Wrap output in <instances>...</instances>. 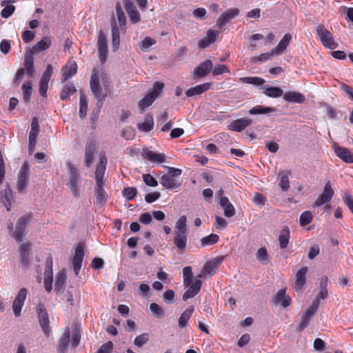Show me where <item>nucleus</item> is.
<instances>
[{
    "label": "nucleus",
    "instance_id": "f257e3e1",
    "mask_svg": "<svg viewBox=\"0 0 353 353\" xmlns=\"http://www.w3.org/2000/svg\"><path fill=\"white\" fill-rule=\"evenodd\" d=\"M90 90L97 100V105L101 108L103 101L110 93V81L108 74L103 68H94L90 78Z\"/></svg>",
    "mask_w": 353,
    "mask_h": 353
},
{
    "label": "nucleus",
    "instance_id": "f03ea898",
    "mask_svg": "<svg viewBox=\"0 0 353 353\" xmlns=\"http://www.w3.org/2000/svg\"><path fill=\"white\" fill-rule=\"evenodd\" d=\"M68 172V181L67 185L71 190L74 197L80 196L81 177L77 168L70 161L65 163Z\"/></svg>",
    "mask_w": 353,
    "mask_h": 353
},
{
    "label": "nucleus",
    "instance_id": "7ed1b4c3",
    "mask_svg": "<svg viewBox=\"0 0 353 353\" xmlns=\"http://www.w3.org/2000/svg\"><path fill=\"white\" fill-rule=\"evenodd\" d=\"M164 84L160 82H155L152 88L149 90L148 93L139 102L138 105L141 111L152 104L162 93Z\"/></svg>",
    "mask_w": 353,
    "mask_h": 353
},
{
    "label": "nucleus",
    "instance_id": "20e7f679",
    "mask_svg": "<svg viewBox=\"0 0 353 353\" xmlns=\"http://www.w3.org/2000/svg\"><path fill=\"white\" fill-rule=\"evenodd\" d=\"M317 36L322 45L329 49L334 50L338 47L332 33L323 24H319L316 28Z\"/></svg>",
    "mask_w": 353,
    "mask_h": 353
},
{
    "label": "nucleus",
    "instance_id": "39448f33",
    "mask_svg": "<svg viewBox=\"0 0 353 353\" xmlns=\"http://www.w3.org/2000/svg\"><path fill=\"white\" fill-rule=\"evenodd\" d=\"M30 168L28 163L24 162L18 173L17 189L19 192L23 193L29 185Z\"/></svg>",
    "mask_w": 353,
    "mask_h": 353
},
{
    "label": "nucleus",
    "instance_id": "423d86ee",
    "mask_svg": "<svg viewBox=\"0 0 353 353\" xmlns=\"http://www.w3.org/2000/svg\"><path fill=\"white\" fill-rule=\"evenodd\" d=\"M37 313L38 315L39 323L43 332L46 336H49L51 332L49 316L46 307L43 303H39L38 304L37 307Z\"/></svg>",
    "mask_w": 353,
    "mask_h": 353
},
{
    "label": "nucleus",
    "instance_id": "0eeeda50",
    "mask_svg": "<svg viewBox=\"0 0 353 353\" xmlns=\"http://www.w3.org/2000/svg\"><path fill=\"white\" fill-rule=\"evenodd\" d=\"M334 194V190L330 181H326L325 183L322 193L317 197L314 203L313 207L318 208L324 204L328 203Z\"/></svg>",
    "mask_w": 353,
    "mask_h": 353
},
{
    "label": "nucleus",
    "instance_id": "6e6552de",
    "mask_svg": "<svg viewBox=\"0 0 353 353\" xmlns=\"http://www.w3.org/2000/svg\"><path fill=\"white\" fill-rule=\"evenodd\" d=\"M98 152L97 141L93 139L87 141L85 147L84 163L86 167H90L94 162Z\"/></svg>",
    "mask_w": 353,
    "mask_h": 353
},
{
    "label": "nucleus",
    "instance_id": "1a4fd4ad",
    "mask_svg": "<svg viewBox=\"0 0 353 353\" xmlns=\"http://www.w3.org/2000/svg\"><path fill=\"white\" fill-rule=\"evenodd\" d=\"M31 220V216L26 214L20 217L16 224V229L12 232V236L19 241L24 236L27 225Z\"/></svg>",
    "mask_w": 353,
    "mask_h": 353
},
{
    "label": "nucleus",
    "instance_id": "9d476101",
    "mask_svg": "<svg viewBox=\"0 0 353 353\" xmlns=\"http://www.w3.org/2000/svg\"><path fill=\"white\" fill-rule=\"evenodd\" d=\"M240 10L236 8H229L225 10L218 18L216 21V26L219 30H222L223 26L230 22V20L236 17Z\"/></svg>",
    "mask_w": 353,
    "mask_h": 353
},
{
    "label": "nucleus",
    "instance_id": "9b49d317",
    "mask_svg": "<svg viewBox=\"0 0 353 353\" xmlns=\"http://www.w3.org/2000/svg\"><path fill=\"white\" fill-rule=\"evenodd\" d=\"M97 46L98 49L99 60L101 63L103 64L107 59L108 41L105 37V34L102 31H100L99 32Z\"/></svg>",
    "mask_w": 353,
    "mask_h": 353
},
{
    "label": "nucleus",
    "instance_id": "f8f14e48",
    "mask_svg": "<svg viewBox=\"0 0 353 353\" xmlns=\"http://www.w3.org/2000/svg\"><path fill=\"white\" fill-rule=\"evenodd\" d=\"M184 285L188 288L183 294L182 299L183 301H187L189 299L193 298L199 292L202 281L201 279H195L194 281L186 283Z\"/></svg>",
    "mask_w": 353,
    "mask_h": 353
},
{
    "label": "nucleus",
    "instance_id": "ddd939ff",
    "mask_svg": "<svg viewBox=\"0 0 353 353\" xmlns=\"http://www.w3.org/2000/svg\"><path fill=\"white\" fill-rule=\"evenodd\" d=\"M26 288H21L12 303V310L15 316H20L21 309L27 297Z\"/></svg>",
    "mask_w": 353,
    "mask_h": 353
},
{
    "label": "nucleus",
    "instance_id": "4468645a",
    "mask_svg": "<svg viewBox=\"0 0 353 353\" xmlns=\"http://www.w3.org/2000/svg\"><path fill=\"white\" fill-rule=\"evenodd\" d=\"M44 285L47 292H51L52 289L53 274H52V258L48 256L46 261V270L44 272Z\"/></svg>",
    "mask_w": 353,
    "mask_h": 353
},
{
    "label": "nucleus",
    "instance_id": "2eb2a0df",
    "mask_svg": "<svg viewBox=\"0 0 353 353\" xmlns=\"http://www.w3.org/2000/svg\"><path fill=\"white\" fill-rule=\"evenodd\" d=\"M332 148L336 155L343 161L347 163H353V153L350 149L339 146L337 143H334Z\"/></svg>",
    "mask_w": 353,
    "mask_h": 353
},
{
    "label": "nucleus",
    "instance_id": "dca6fc26",
    "mask_svg": "<svg viewBox=\"0 0 353 353\" xmlns=\"http://www.w3.org/2000/svg\"><path fill=\"white\" fill-rule=\"evenodd\" d=\"M316 311V303H315L314 305H310L303 314L300 323L297 325L296 330L298 331H302L303 329H305L308 325L311 318L314 316Z\"/></svg>",
    "mask_w": 353,
    "mask_h": 353
},
{
    "label": "nucleus",
    "instance_id": "f3484780",
    "mask_svg": "<svg viewBox=\"0 0 353 353\" xmlns=\"http://www.w3.org/2000/svg\"><path fill=\"white\" fill-rule=\"evenodd\" d=\"M83 256V246L81 243H79L75 248V254L72 260L74 271L76 275L79 274V271L81 268Z\"/></svg>",
    "mask_w": 353,
    "mask_h": 353
},
{
    "label": "nucleus",
    "instance_id": "a211bd4d",
    "mask_svg": "<svg viewBox=\"0 0 353 353\" xmlns=\"http://www.w3.org/2000/svg\"><path fill=\"white\" fill-rule=\"evenodd\" d=\"M94 195L96 197L94 205L98 208L104 206L108 200V194L103 188V183H96L94 187Z\"/></svg>",
    "mask_w": 353,
    "mask_h": 353
},
{
    "label": "nucleus",
    "instance_id": "6ab92c4d",
    "mask_svg": "<svg viewBox=\"0 0 353 353\" xmlns=\"http://www.w3.org/2000/svg\"><path fill=\"white\" fill-rule=\"evenodd\" d=\"M252 123L251 119L241 118L233 121L228 125V129L234 132H241Z\"/></svg>",
    "mask_w": 353,
    "mask_h": 353
},
{
    "label": "nucleus",
    "instance_id": "aec40b11",
    "mask_svg": "<svg viewBox=\"0 0 353 353\" xmlns=\"http://www.w3.org/2000/svg\"><path fill=\"white\" fill-rule=\"evenodd\" d=\"M142 156L151 163H161L165 160V155L163 153L154 152L148 148L143 149Z\"/></svg>",
    "mask_w": 353,
    "mask_h": 353
},
{
    "label": "nucleus",
    "instance_id": "412c9836",
    "mask_svg": "<svg viewBox=\"0 0 353 353\" xmlns=\"http://www.w3.org/2000/svg\"><path fill=\"white\" fill-rule=\"evenodd\" d=\"M292 39V35L290 33H286L279 41V44L272 49V54L279 56L282 54L286 50Z\"/></svg>",
    "mask_w": 353,
    "mask_h": 353
},
{
    "label": "nucleus",
    "instance_id": "4be33fe9",
    "mask_svg": "<svg viewBox=\"0 0 353 353\" xmlns=\"http://www.w3.org/2000/svg\"><path fill=\"white\" fill-rule=\"evenodd\" d=\"M273 301L283 307H287L291 303V298L286 294L285 289H281L274 296Z\"/></svg>",
    "mask_w": 353,
    "mask_h": 353
},
{
    "label": "nucleus",
    "instance_id": "5701e85b",
    "mask_svg": "<svg viewBox=\"0 0 353 353\" xmlns=\"http://www.w3.org/2000/svg\"><path fill=\"white\" fill-rule=\"evenodd\" d=\"M77 65L75 61H68L62 69L61 81L65 82L77 73Z\"/></svg>",
    "mask_w": 353,
    "mask_h": 353
},
{
    "label": "nucleus",
    "instance_id": "b1692460",
    "mask_svg": "<svg viewBox=\"0 0 353 353\" xmlns=\"http://www.w3.org/2000/svg\"><path fill=\"white\" fill-rule=\"evenodd\" d=\"M187 235L188 233H174V244L181 252H184L187 248Z\"/></svg>",
    "mask_w": 353,
    "mask_h": 353
},
{
    "label": "nucleus",
    "instance_id": "393cba45",
    "mask_svg": "<svg viewBox=\"0 0 353 353\" xmlns=\"http://www.w3.org/2000/svg\"><path fill=\"white\" fill-rule=\"evenodd\" d=\"M308 271L307 267L301 268L296 274V282L294 289L296 291H301L305 284V275Z\"/></svg>",
    "mask_w": 353,
    "mask_h": 353
},
{
    "label": "nucleus",
    "instance_id": "a878e982",
    "mask_svg": "<svg viewBox=\"0 0 353 353\" xmlns=\"http://www.w3.org/2000/svg\"><path fill=\"white\" fill-rule=\"evenodd\" d=\"M212 70V62L208 59L202 62L194 70V74L199 77L206 76Z\"/></svg>",
    "mask_w": 353,
    "mask_h": 353
},
{
    "label": "nucleus",
    "instance_id": "bb28decb",
    "mask_svg": "<svg viewBox=\"0 0 353 353\" xmlns=\"http://www.w3.org/2000/svg\"><path fill=\"white\" fill-rule=\"evenodd\" d=\"M31 248L28 243H22L19 246L20 262L23 266H27L30 261V252Z\"/></svg>",
    "mask_w": 353,
    "mask_h": 353
},
{
    "label": "nucleus",
    "instance_id": "cd10ccee",
    "mask_svg": "<svg viewBox=\"0 0 353 353\" xmlns=\"http://www.w3.org/2000/svg\"><path fill=\"white\" fill-rule=\"evenodd\" d=\"M211 86V83H205L201 85H198L195 87L189 88L186 92L185 94L188 97L200 95L202 93L208 91Z\"/></svg>",
    "mask_w": 353,
    "mask_h": 353
},
{
    "label": "nucleus",
    "instance_id": "c85d7f7f",
    "mask_svg": "<svg viewBox=\"0 0 353 353\" xmlns=\"http://www.w3.org/2000/svg\"><path fill=\"white\" fill-rule=\"evenodd\" d=\"M220 205L224 210V215L228 218L234 216L236 213L234 205L230 202L228 197H223L219 201Z\"/></svg>",
    "mask_w": 353,
    "mask_h": 353
},
{
    "label": "nucleus",
    "instance_id": "c756f323",
    "mask_svg": "<svg viewBox=\"0 0 353 353\" xmlns=\"http://www.w3.org/2000/svg\"><path fill=\"white\" fill-rule=\"evenodd\" d=\"M13 199L12 190L10 185H7L4 190L1 192V202L3 203L7 210H10L12 205V200Z\"/></svg>",
    "mask_w": 353,
    "mask_h": 353
},
{
    "label": "nucleus",
    "instance_id": "7c9ffc66",
    "mask_svg": "<svg viewBox=\"0 0 353 353\" xmlns=\"http://www.w3.org/2000/svg\"><path fill=\"white\" fill-rule=\"evenodd\" d=\"M283 99L289 103H301L305 101V97L300 92L290 91L283 94Z\"/></svg>",
    "mask_w": 353,
    "mask_h": 353
},
{
    "label": "nucleus",
    "instance_id": "2f4dec72",
    "mask_svg": "<svg viewBox=\"0 0 353 353\" xmlns=\"http://www.w3.org/2000/svg\"><path fill=\"white\" fill-rule=\"evenodd\" d=\"M51 39L48 37H44L40 41L34 44L30 50V54L40 52L46 50L51 45Z\"/></svg>",
    "mask_w": 353,
    "mask_h": 353
},
{
    "label": "nucleus",
    "instance_id": "473e14b6",
    "mask_svg": "<svg viewBox=\"0 0 353 353\" xmlns=\"http://www.w3.org/2000/svg\"><path fill=\"white\" fill-rule=\"evenodd\" d=\"M277 110L273 107H264L262 105H256L249 110V114H274Z\"/></svg>",
    "mask_w": 353,
    "mask_h": 353
},
{
    "label": "nucleus",
    "instance_id": "72a5a7b5",
    "mask_svg": "<svg viewBox=\"0 0 353 353\" xmlns=\"http://www.w3.org/2000/svg\"><path fill=\"white\" fill-rule=\"evenodd\" d=\"M66 275L64 271H59L56 276L54 290L57 293H61L65 289L66 285Z\"/></svg>",
    "mask_w": 353,
    "mask_h": 353
},
{
    "label": "nucleus",
    "instance_id": "f704fd0d",
    "mask_svg": "<svg viewBox=\"0 0 353 353\" xmlns=\"http://www.w3.org/2000/svg\"><path fill=\"white\" fill-rule=\"evenodd\" d=\"M194 311V307L193 305L188 307L179 316L178 321V325L180 328H184L188 323L191 316Z\"/></svg>",
    "mask_w": 353,
    "mask_h": 353
},
{
    "label": "nucleus",
    "instance_id": "c9c22d12",
    "mask_svg": "<svg viewBox=\"0 0 353 353\" xmlns=\"http://www.w3.org/2000/svg\"><path fill=\"white\" fill-rule=\"evenodd\" d=\"M290 174V172L287 170L281 171L279 172V185L281 188V189L284 192L288 191L290 188V181H289V175Z\"/></svg>",
    "mask_w": 353,
    "mask_h": 353
},
{
    "label": "nucleus",
    "instance_id": "e433bc0d",
    "mask_svg": "<svg viewBox=\"0 0 353 353\" xmlns=\"http://www.w3.org/2000/svg\"><path fill=\"white\" fill-rule=\"evenodd\" d=\"M12 2V1L9 0H4L1 1V5L3 8L1 12V15L3 18H9L14 12L15 7L10 4Z\"/></svg>",
    "mask_w": 353,
    "mask_h": 353
},
{
    "label": "nucleus",
    "instance_id": "4c0bfd02",
    "mask_svg": "<svg viewBox=\"0 0 353 353\" xmlns=\"http://www.w3.org/2000/svg\"><path fill=\"white\" fill-rule=\"evenodd\" d=\"M161 184L166 189L172 190L179 187V184L176 182L175 178H172L168 174H163L161 177Z\"/></svg>",
    "mask_w": 353,
    "mask_h": 353
},
{
    "label": "nucleus",
    "instance_id": "58836bf2",
    "mask_svg": "<svg viewBox=\"0 0 353 353\" xmlns=\"http://www.w3.org/2000/svg\"><path fill=\"white\" fill-rule=\"evenodd\" d=\"M290 239V230L288 226L283 227L281 230L279 236V245L281 248L284 249L288 247Z\"/></svg>",
    "mask_w": 353,
    "mask_h": 353
},
{
    "label": "nucleus",
    "instance_id": "ea45409f",
    "mask_svg": "<svg viewBox=\"0 0 353 353\" xmlns=\"http://www.w3.org/2000/svg\"><path fill=\"white\" fill-rule=\"evenodd\" d=\"M188 233L187 218L185 215L181 216L174 225V233Z\"/></svg>",
    "mask_w": 353,
    "mask_h": 353
},
{
    "label": "nucleus",
    "instance_id": "a19ab883",
    "mask_svg": "<svg viewBox=\"0 0 353 353\" xmlns=\"http://www.w3.org/2000/svg\"><path fill=\"white\" fill-rule=\"evenodd\" d=\"M239 81L243 83L259 86L265 83V80L258 77H245L239 78Z\"/></svg>",
    "mask_w": 353,
    "mask_h": 353
},
{
    "label": "nucleus",
    "instance_id": "79ce46f5",
    "mask_svg": "<svg viewBox=\"0 0 353 353\" xmlns=\"http://www.w3.org/2000/svg\"><path fill=\"white\" fill-rule=\"evenodd\" d=\"M70 340V334L69 330L65 331L59 341L58 351L63 353L68 348Z\"/></svg>",
    "mask_w": 353,
    "mask_h": 353
},
{
    "label": "nucleus",
    "instance_id": "37998d69",
    "mask_svg": "<svg viewBox=\"0 0 353 353\" xmlns=\"http://www.w3.org/2000/svg\"><path fill=\"white\" fill-rule=\"evenodd\" d=\"M263 94L272 98H278L283 94V90L279 87H265Z\"/></svg>",
    "mask_w": 353,
    "mask_h": 353
},
{
    "label": "nucleus",
    "instance_id": "c03bdc74",
    "mask_svg": "<svg viewBox=\"0 0 353 353\" xmlns=\"http://www.w3.org/2000/svg\"><path fill=\"white\" fill-rule=\"evenodd\" d=\"M112 48L115 51L119 49L120 44V33L119 29L117 25L112 26Z\"/></svg>",
    "mask_w": 353,
    "mask_h": 353
},
{
    "label": "nucleus",
    "instance_id": "a18cd8bd",
    "mask_svg": "<svg viewBox=\"0 0 353 353\" xmlns=\"http://www.w3.org/2000/svg\"><path fill=\"white\" fill-rule=\"evenodd\" d=\"M216 263L215 260L206 262L202 268L203 274L206 276H212L216 272Z\"/></svg>",
    "mask_w": 353,
    "mask_h": 353
},
{
    "label": "nucleus",
    "instance_id": "49530a36",
    "mask_svg": "<svg viewBox=\"0 0 353 353\" xmlns=\"http://www.w3.org/2000/svg\"><path fill=\"white\" fill-rule=\"evenodd\" d=\"M39 133V121L37 117L33 118L31 123V129L29 134V140L37 141Z\"/></svg>",
    "mask_w": 353,
    "mask_h": 353
},
{
    "label": "nucleus",
    "instance_id": "de8ad7c7",
    "mask_svg": "<svg viewBox=\"0 0 353 353\" xmlns=\"http://www.w3.org/2000/svg\"><path fill=\"white\" fill-rule=\"evenodd\" d=\"M153 118L150 115H147L143 123L138 124V128L143 132H149L153 128Z\"/></svg>",
    "mask_w": 353,
    "mask_h": 353
},
{
    "label": "nucleus",
    "instance_id": "09e8293b",
    "mask_svg": "<svg viewBox=\"0 0 353 353\" xmlns=\"http://www.w3.org/2000/svg\"><path fill=\"white\" fill-rule=\"evenodd\" d=\"M32 81H27L22 85L23 98L24 101L29 102L31 98L32 90Z\"/></svg>",
    "mask_w": 353,
    "mask_h": 353
},
{
    "label": "nucleus",
    "instance_id": "8fccbe9b",
    "mask_svg": "<svg viewBox=\"0 0 353 353\" xmlns=\"http://www.w3.org/2000/svg\"><path fill=\"white\" fill-rule=\"evenodd\" d=\"M219 240V236L216 234H211L207 236L203 237L201 240L202 247L212 245L216 243Z\"/></svg>",
    "mask_w": 353,
    "mask_h": 353
},
{
    "label": "nucleus",
    "instance_id": "3c124183",
    "mask_svg": "<svg viewBox=\"0 0 353 353\" xmlns=\"http://www.w3.org/2000/svg\"><path fill=\"white\" fill-rule=\"evenodd\" d=\"M88 110V100L86 97L81 94L80 95V103H79V116L83 119L86 117Z\"/></svg>",
    "mask_w": 353,
    "mask_h": 353
},
{
    "label": "nucleus",
    "instance_id": "603ef678",
    "mask_svg": "<svg viewBox=\"0 0 353 353\" xmlns=\"http://www.w3.org/2000/svg\"><path fill=\"white\" fill-rule=\"evenodd\" d=\"M150 310L156 318H163L165 316L163 309L157 303H152L150 305Z\"/></svg>",
    "mask_w": 353,
    "mask_h": 353
},
{
    "label": "nucleus",
    "instance_id": "864d4df0",
    "mask_svg": "<svg viewBox=\"0 0 353 353\" xmlns=\"http://www.w3.org/2000/svg\"><path fill=\"white\" fill-rule=\"evenodd\" d=\"M256 257L257 260L263 264H267L269 261L268 252L265 248H259L257 250Z\"/></svg>",
    "mask_w": 353,
    "mask_h": 353
},
{
    "label": "nucleus",
    "instance_id": "5fc2aeb1",
    "mask_svg": "<svg viewBox=\"0 0 353 353\" xmlns=\"http://www.w3.org/2000/svg\"><path fill=\"white\" fill-rule=\"evenodd\" d=\"M149 339H150V336H149V334L148 333H143L142 334H140L139 336H137L134 340V344L139 347H141V346H143L144 344H145L146 343H148V341H149Z\"/></svg>",
    "mask_w": 353,
    "mask_h": 353
},
{
    "label": "nucleus",
    "instance_id": "6e6d98bb",
    "mask_svg": "<svg viewBox=\"0 0 353 353\" xmlns=\"http://www.w3.org/2000/svg\"><path fill=\"white\" fill-rule=\"evenodd\" d=\"M52 73L53 68L51 65L49 64L47 65L46 70L42 74V77L40 79V83H48L50 78L52 77Z\"/></svg>",
    "mask_w": 353,
    "mask_h": 353
},
{
    "label": "nucleus",
    "instance_id": "4d7b16f0",
    "mask_svg": "<svg viewBox=\"0 0 353 353\" xmlns=\"http://www.w3.org/2000/svg\"><path fill=\"white\" fill-rule=\"evenodd\" d=\"M123 196L128 201L134 199L137 194V190L134 187H128L123 190Z\"/></svg>",
    "mask_w": 353,
    "mask_h": 353
},
{
    "label": "nucleus",
    "instance_id": "13d9d810",
    "mask_svg": "<svg viewBox=\"0 0 353 353\" xmlns=\"http://www.w3.org/2000/svg\"><path fill=\"white\" fill-rule=\"evenodd\" d=\"M105 171V165H97L95 171L96 183H103V178Z\"/></svg>",
    "mask_w": 353,
    "mask_h": 353
},
{
    "label": "nucleus",
    "instance_id": "bf43d9fd",
    "mask_svg": "<svg viewBox=\"0 0 353 353\" xmlns=\"http://www.w3.org/2000/svg\"><path fill=\"white\" fill-rule=\"evenodd\" d=\"M312 214L310 211L303 212L300 216V225L305 226L310 223L312 221Z\"/></svg>",
    "mask_w": 353,
    "mask_h": 353
},
{
    "label": "nucleus",
    "instance_id": "052dcab7",
    "mask_svg": "<svg viewBox=\"0 0 353 353\" xmlns=\"http://www.w3.org/2000/svg\"><path fill=\"white\" fill-rule=\"evenodd\" d=\"M328 295V292L327 289L320 288V291L317 294L316 297L313 300L312 304L310 305H314L315 303H316V309L318 310L319 306L320 305V299H325L327 298Z\"/></svg>",
    "mask_w": 353,
    "mask_h": 353
},
{
    "label": "nucleus",
    "instance_id": "680f3d73",
    "mask_svg": "<svg viewBox=\"0 0 353 353\" xmlns=\"http://www.w3.org/2000/svg\"><path fill=\"white\" fill-rule=\"evenodd\" d=\"M183 276L184 284L193 281V274L190 266H186L183 269Z\"/></svg>",
    "mask_w": 353,
    "mask_h": 353
},
{
    "label": "nucleus",
    "instance_id": "e2e57ef3",
    "mask_svg": "<svg viewBox=\"0 0 353 353\" xmlns=\"http://www.w3.org/2000/svg\"><path fill=\"white\" fill-rule=\"evenodd\" d=\"M272 56H275V54H272V51L270 53H263L259 56L252 57L251 62L253 63L256 62H263L268 60Z\"/></svg>",
    "mask_w": 353,
    "mask_h": 353
},
{
    "label": "nucleus",
    "instance_id": "0e129e2a",
    "mask_svg": "<svg viewBox=\"0 0 353 353\" xmlns=\"http://www.w3.org/2000/svg\"><path fill=\"white\" fill-rule=\"evenodd\" d=\"M155 43V41L150 38L145 37L139 45L140 48L143 51H148V49Z\"/></svg>",
    "mask_w": 353,
    "mask_h": 353
},
{
    "label": "nucleus",
    "instance_id": "69168bd1",
    "mask_svg": "<svg viewBox=\"0 0 353 353\" xmlns=\"http://www.w3.org/2000/svg\"><path fill=\"white\" fill-rule=\"evenodd\" d=\"M143 180L147 185L150 187H156L158 185L157 181L150 174H143Z\"/></svg>",
    "mask_w": 353,
    "mask_h": 353
},
{
    "label": "nucleus",
    "instance_id": "338daca9",
    "mask_svg": "<svg viewBox=\"0 0 353 353\" xmlns=\"http://www.w3.org/2000/svg\"><path fill=\"white\" fill-rule=\"evenodd\" d=\"M342 199L343 202L349 208L350 210L353 213V198L347 192L342 193Z\"/></svg>",
    "mask_w": 353,
    "mask_h": 353
},
{
    "label": "nucleus",
    "instance_id": "774afa93",
    "mask_svg": "<svg viewBox=\"0 0 353 353\" xmlns=\"http://www.w3.org/2000/svg\"><path fill=\"white\" fill-rule=\"evenodd\" d=\"M113 348V343L112 341H108L103 344L98 350L97 353H110Z\"/></svg>",
    "mask_w": 353,
    "mask_h": 353
}]
</instances>
